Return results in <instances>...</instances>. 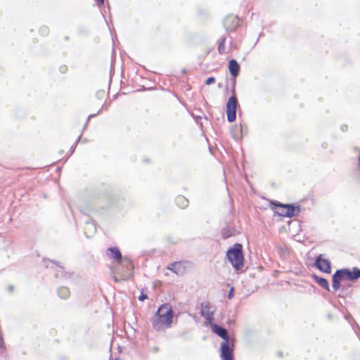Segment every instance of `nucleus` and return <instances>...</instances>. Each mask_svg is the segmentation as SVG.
Listing matches in <instances>:
<instances>
[{
    "label": "nucleus",
    "mask_w": 360,
    "mask_h": 360,
    "mask_svg": "<svg viewBox=\"0 0 360 360\" xmlns=\"http://www.w3.org/2000/svg\"><path fill=\"white\" fill-rule=\"evenodd\" d=\"M222 237L224 239L229 238L232 236V233L231 232V230L229 228H224L221 231Z\"/></svg>",
    "instance_id": "nucleus-22"
},
{
    "label": "nucleus",
    "mask_w": 360,
    "mask_h": 360,
    "mask_svg": "<svg viewBox=\"0 0 360 360\" xmlns=\"http://www.w3.org/2000/svg\"><path fill=\"white\" fill-rule=\"evenodd\" d=\"M314 266L319 271L330 274L331 272V263L328 259H325L323 255H319L316 257Z\"/></svg>",
    "instance_id": "nucleus-7"
},
{
    "label": "nucleus",
    "mask_w": 360,
    "mask_h": 360,
    "mask_svg": "<svg viewBox=\"0 0 360 360\" xmlns=\"http://www.w3.org/2000/svg\"><path fill=\"white\" fill-rule=\"evenodd\" d=\"M344 274L345 281H353L360 278V269L357 267H353L352 269L348 268L341 269Z\"/></svg>",
    "instance_id": "nucleus-9"
},
{
    "label": "nucleus",
    "mask_w": 360,
    "mask_h": 360,
    "mask_svg": "<svg viewBox=\"0 0 360 360\" xmlns=\"http://www.w3.org/2000/svg\"><path fill=\"white\" fill-rule=\"evenodd\" d=\"M106 255L109 258L114 259L118 262V265L113 270L114 280L119 282L129 279L134 268L131 260L127 257L122 258L120 251L117 248H108L106 250Z\"/></svg>",
    "instance_id": "nucleus-1"
},
{
    "label": "nucleus",
    "mask_w": 360,
    "mask_h": 360,
    "mask_svg": "<svg viewBox=\"0 0 360 360\" xmlns=\"http://www.w3.org/2000/svg\"><path fill=\"white\" fill-rule=\"evenodd\" d=\"M187 263L185 262H175L167 266V269L172 271L177 275L185 274Z\"/></svg>",
    "instance_id": "nucleus-10"
},
{
    "label": "nucleus",
    "mask_w": 360,
    "mask_h": 360,
    "mask_svg": "<svg viewBox=\"0 0 360 360\" xmlns=\"http://www.w3.org/2000/svg\"><path fill=\"white\" fill-rule=\"evenodd\" d=\"M100 4H103L104 0H96Z\"/></svg>",
    "instance_id": "nucleus-30"
},
{
    "label": "nucleus",
    "mask_w": 360,
    "mask_h": 360,
    "mask_svg": "<svg viewBox=\"0 0 360 360\" xmlns=\"http://www.w3.org/2000/svg\"><path fill=\"white\" fill-rule=\"evenodd\" d=\"M238 105V99L235 94L231 96L226 103V116L229 122H233L236 119V110Z\"/></svg>",
    "instance_id": "nucleus-5"
},
{
    "label": "nucleus",
    "mask_w": 360,
    "mask_h": 360,
    "mask_svg": "<svg viewBox=\"0 0 360 360\" xmlns=\"http://www.w3.org/2000/svg\"><path fill=\"white\" fill-rule=\"evenodd\" d=\"M93 116H94V115H89V117H88V120H87V121H89V119H90L91 117H93Z\"/></svg>",
    "instance_id": "nucleus-33"
},
{
    "label": "nucleus",
    "mask_w": 360,
    "mask_h": 360,
    "mask_svg": "<svg viewBox=\"0 0 360 360\" xmlns=\"http://www.w3.org/2000/svg\"><path fill=\"white\" fill-rule=\"evenodd\" d=\"M195 119L196 122H198V120L201 119V116H197Z\"/></svg>",
    "instance_id": "nucleus-29"
},
{
    "label": "nucleus",
    "mask_w": 360,
    "mask_h": 360,
    "mask_svg": "<svg viewBox=\"0 0 360 360\" xmlns=\"http://www.w3.org/2000/svg\"><path fill=\"white\" fill-rule=\"evenodd\" d=\"M223 25L226 32H232L240 25V20L236 15H229L224 18Z\"/></svg>",
    "instance_id": "nucleus-6"
},
{
    "label": "nucleus",
    "mask_w": 360,
    "mask_h": 360,
    "mask_svg": "<svg viewBox=\"0 0 360 360\" xmlns=\"http://www.w3.org/2000/svg\"><path fill=\"white\" fill-rule=\"evenodd\" d=\"M210 328L212 331L219 336L223 340V341L230 340L235 338L234 337H231L229 335L228 330L225 328L220 326L217 323H213L210 325Z\"/></svg>",
    "instance_id": "nucleus-8"
},
{
    "label": "nucleus",
    "mask_w": 360,
    "mask_h": 360,
    "mask_svg": "<svg viewBox=\"0 0 360 360\" xmlns=\"http://www.w3.org/2000/svg\"><path fill=\"white\" fill-rule=\"evenodd\" d=\"M285 212L284 214L285 217H292L299 215L301 212V207L300 205H295L294 204H285Z\"/></svg>",
    "instance_id": "nucleus-12"
},
{
    "label": "nucleus",
    "mask_w": 360,
    "mask_h": 360,
    "mask_svg": "<svg viewBox=\"0 0 360 360\" xmlns=\"http://www.w3.org/2000/svg\"><path fill=\"white\" fill-rule=\"evenodd\" d=\"M200 315L206 319L210 326L213 323L214 311L210 309L209 304H201Z\"/></svg>",
    "instance_id": "nucleus-13"
},
{
    "label": "nucleus",
    "mask_w": 360,
    "mask_h": 360,
    "mask_svg": "<svg viewBox=\"0 0 360 360\" xmlns=\"http://www.w3.org/2000/svg\"><path fill=\"white\" fill-rule=\"evenodd\" d=\"M233 295H234V288H233V287H232V288L230 289V290H229V293H228V295H227V297H228V299H229V300H231V299L233 297Z\"/></svg>",
    "instance_id": "nucleus-25"
},
{
    "label": "nucleus",
    "mask_w": 360,
    "mask_h": 360,
    "mask_svg": "<svg viewBox=\"0 0 360 360\" xmlns=\"http://www.w3.org/2000/svg\"><path fill=\"white\" fill-rule=\"evenodd\" d=\"M226 258L236 270H240L243 266V251L240 243H235L226 252Z\"/></svg>",
    "instance_id": "nucleus-2"
},
{
    "label": "nucleus",
    "mask_w": 360,
    "mask_h": 360,
    "mask_svg": "<svg viewBox=\"0 0 360 360\" xmlns=\"http://www.w3.org/2000/svg\"><path fill=\"white\" fill-rule=\"evenodd\" d=\"M285 204L281 203L278 201H272L271 202V208L274 210L275 213L278 215L284 217V214L285 212Z\"/></svg>",
    "instance_id": "nucleus-16"
},
{
    "label": "nucleus",
    "mask_w": 360,
    "mask_h": 360,
    "mask_svg": "<svg viewBox=\"0 0 360 360\" xmlns=\"http://www.w3.org/2000/svg\"><path fill=\"white\" fill-rule=\"evenodd\" d=\"M226 39V37L222 36L219 39V46H218V51L220 54L225 53L224 44H225Z\"/></svg>",
    "instance_id": "nucleus-21"
},
{
    "label": "nucleus",
    "mask_w": 360,
    "mask_h": 360,
    "mask_svg": "<svg viewBox=\"0 0 360 360\" xmlns=\"http://www.w3.org/2000/svg\"><path fill=\"white\" fill-rule=\"evenodd\" d=\"M214 82H215V78L214 77H210L206 79L205 84L210 85Z\"/></svg>",
    "instance_id": "nucleus-23"
},
{
    "label": "nucleus",
    "mask_w": 360,
    "mask_h": 360,
    "mask_svg": "<svg viewBox=\"0 0 360 360\" xmlns=\"http://www.w3.org/2000/svg\"><path fill=\"white\" fill-rule=\"evenodd\" d=\"M314 281L323 289L330 291V285L326 278L320 277L316 274L312 275Z\"/></svg>",
    "instance_id": "nucleus-17"
},
{
    "label": "nucleus",
    "mask_w": 360,
    "mask_h": 360,
    "mask_svg": "<svg viewBox=\"0 0 360 360\" xmlns=\"http://www.w3.org/2000/svg\"><path fill=\"white\" fill-rule=\"evenodd\" d=\"M345 281L342 271L338 269L332 276V288L335 291L338 290L341 287V282Z\"/></svg>",
    "instance_id": "nucleus-11"
},
{
    "label": "nucleus",
    "mask_w": 360,
    "mask_h": 360,
    "mask_svg": "<svg viewBox=\"0 0 360 360\" xmlns=\"http://www.w3.org/2000/svg\"><path fill=\"white\" fill-rule=\"evenodd\" d=\"M6 290L9 293H13L15 290V286L13 285H8L6 287Z\"/></svg>",
    "instance_id": "nucleus-24"
},
{
    "label": "nucleus",
    "mask_w": 360,
    "mask_h": 360,
    "mask_svg": "<svg viewBox=\"0 0 360 360\" xmlns=\"http://www.w3.org/2000/svg\"><path fill=\"white\" fill-rule=\"evenodd\" d=\"M243 133L246 134L247 133V127H243Z\"/></svg>",
    "instance_id": "nucleus-32"
},
{
    "label": "nucleus",
    "mask_w": 360,
    "mask_h": 360,
    "mask_svg": "<svg viewBox=\"0 0 360 360\" xmlns=\"http://www.w3.org/2000/svg\"><path fill=\"white\" fill-rule=\"evenodd\" d=\"M58 293L59 297H60L63 299H66L70 295V290L66 287H60L58 290Z\"/></svg>",
    "instance_id": "nucleus-20"
},
{
    "label": "nucleus",
    "mask_w": 360,
    "mask_h": 360,
    "mask_svg": "<svg viewBox=\"0 0 360 360\" xmlns=\"http://www.w3.org/2000/svg\"><path fill=\"white\" fill-rule=\"evenodd\" d=\"M175 202L181 209H185L188 206L189 201L184 195H179L175 198Z\"/></svg>",
    "instance_id": "nucleus-18"
},
{
    "label": "nucleus",
    "mask_w": 360,
    "mask_h": 360,
    "mask_svg": "<svg viewBox=\"0 0 360 360\" xmlns=\"http://www.w3.org/2000/svg\"><path fill=\"white\" fill-rule=\"evenodd\" d=\"M340 129H341L342 131L345 132V131H347L348 130V126L347 124H342L340 126Z\"/></svg>",
    "instance_id": "nucleus-28"
},
{
    "label": "nucleus",
    "mask_w": 360,
    "mask_h": 360,
    "mask_svg": "<svg viewBox=\"0 0 360 360\" xmlns=\"http://www.w3.org/2000/svg\"><path fill=\"white\" fill-rule=\"evenodd\" d=\"M231 133L232 137L236 141H240L243 138V127L241 124L240 125L236 124L231 127Z\"/></svg>",
    "instance_id": "nucleus-15"
},
{
    "label": "nucleus",
    "mask_w": 360,
    "mask_h": 360,
    "mask_svg": "<svg viewBox=\"0 0 360 360\" xmlns=\"http://www.w3.org/2000/svg\"><path fill=\"white\" fill-rule=\"evenodd\" d=\"M147 298V296L146 295H145L143 292H141V295H139V300L140 301H143L144 300H146Z\"/></svg>",
    "instance_id": "nucleus-27"
},
{
    "label": "nucleus",
    "mask_w": 360,
    "mask_h": 360,
    "mask_svg": "<svg viewBox=\"0 0 360 360\" xmlns=\"http://www.w3.org/2000/svg\"><path fill=\"white\" fill-rule=\"evenodd\" d=\"M338 297H343V295H342V294H340H340L338 295Z\"/></svg>",
    "instance_id": "nucleus-34"
},
{
    "label": "nucleus",
    "mask_w": 360,
    "mask_h": 360,
    "mask_svg": "<svg viewBox=\"0 0 360 360\" xmlns=\"http://www.w3.org/2000/svg\"><path fill=\"white\" fill-rule=\"evenodd\" d=\"M229 70L231 75L236 78L239 75L240 66L236 59H231L229 61Z\"/></svg>",
    "instance_id": "nucleus-14"
},
{
    "label": "nucleus",
    "mask_w": 360,
    "mask_h": 360,
    "mask_svg": "<svg viewBox=\"0 0 360 360\" xmlns=\"http://www.w3.org/2000/svg\"><path fill=\"white\" fill-rule=\"evenodd\" d=\"M2 341H3V338H2V336L0 335V344H1V345L2 344Z\"/></svg>",
    "instance_id": "nucleus-31"
},
{
    "label": "nucleus",
    "mask_w": 360,
    "mask_h": 360,
    "mask_svg": "<svg viewBox=\"0 0 360 360\" xmlns=\"http://www.w3.org/2000/svg\"><path fill=\"white\" fill-rule=\"evenodd\" d=\"M154 316L155 317H154V319L153 320V325L154 327H155L156 326V323L158 321H157V319H158V311L155 313Z\"/></svg>",
    "instance_id": "nucleus-26"
},
{
    "label": "nucleus",
    "mask_w": 360,
    "mask_h": 360,
    "mask_svg": "<svg viewBox=\"0 0 360 360\" xmlns=\"http://www.w3.org/2000/svg\"><path fill=\"white\" fill-rule=\"evenodd\" d=\"M235 342V338L221 342L220 345V357L221 360H234Z\"/></svg>",
    "instance_id": "nucleus-4"
},
{
    "label": "nucleus",
    "mask_w": 360,
    "mask_h": 360,
    "mask_svg": "<svg viewBox=\"0 0 360 360\" xmlns=\"http://www.w3.org/2000/svg\"><path fill=\"white\" fill-rule=\"evenodd\" d=\"M84 230H85V234L88 237H90L91 235L94 234L96 232V228L93 223L87 222L86 224Z\"/></svg>",
    "instance_id": "nucleus-19"
},
{
    "label": "nucleus",
    "mask_w": 360,
    "mask_h": 360,
    "mask_svg": "<svg viewBox=\"0 0 360 360\" xmlns=\"http://www.w3.org/2000/svg\"><path fill=\"white\" fill-rule=\"evenodd\" d=\"M159 330L168 329L172 327L174 320V311L169 304H163L159 306Z\"/></svg>",
    "instance_id": "nucleus-3"
}]
</instances>
